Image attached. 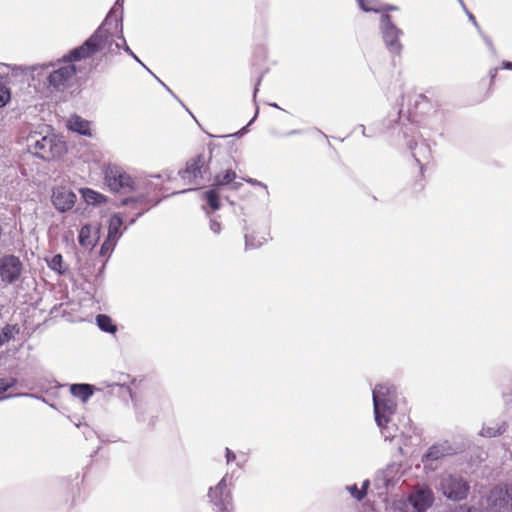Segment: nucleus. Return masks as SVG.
<instances>
[{"instance_id":"nucleus-25","label":"nucleus","mask_w":512,"mask_h":512,"mask_svg":"<svg viewBox=\"0 0 512 512\" xmlns=\"http://www.w3.org/2000/svg\"><path fill=\"white\" fill-rule=\"evenodd\" d=\"M20 331L17 325H6L0 332V344H5L14 339L15 335Z\"/></svg>"},{"instance_id":"nucleus-12","label":"nucleus","mask_w":512,"mask_h":512,"mask_svg":"<svg viewBox=\"0 0 512 512\" xmlns=\"http://www.w3.org/2000/svg\"><path fill=\"white\" fill-rule=\"evenodd\" d=\"M22 271L20 259L14 255H7L0 259V277L5 283L11 284L19 279Z\"/></svg>"},{"instance_id":"nucleus-15","label":"nucleus","mask_w":512,"mask_h":512,"mask_svg":"<svg viewBox=\"0 0 512 512\" xmlns=\"http://www.w3.org/2000/svg\"><path fill=\"white\" fill-rule=\"evenodd\" d=\"M76 195L66 188H58L53 191L52 203L60 212H66L74 206Z\"/></svg>"},{"instance_id":"nucleus-16","label":"nucleus","mask_w":512,"mask_h":512,"mask_svg":"<svg viewBox=\"0 0 512 512\" xmlns=\"http://www.w3.org/2000/svg\"><path fill=\"white\" fill-rule=\"evenodd\" d=\"M451 453V448L446 444H436L431 446L422 457L424 467L427 469L435 470L436 466L433 465L435 461L443 458Z\"/></svg>"},{"instance_id":"nucleus-10","label":"nucleus","mask_w":512,"mask_h":512,"mask_svg":"<svg viewBox=\"0 0 512 512\" xmlns=\"http://www.w3.org/2000/svg\"><path fill=\"white\" fill-rule=\"evenodd\" d=\"M488 506L496 512L512 511V485H498L490 490Z\"/></svg>"},{"instance_id":"nucleus-31","label":"nucleus","mask_w":512,"mask_h":512,"mask_svg":"<svg viewBox=\"0 0 512 512\" xmlns=\"http://www.w3.org/2000/svg\"><path fill=\"white\" fill-rule=\"evenodd\" d=\"M389 422H384L382 426H378L381 430V433L384 437V439L387 441H392L396 435L393 433V428L388 426Z\"/></svg>"},{"instance_id":"nucleus-13","label":"nucleus","mask_w":512,"mask_h":512,"mask_svg":"<svg viewBox=\"0 0 512 512\" xmlns=\"http://www.w3.org/2000/svg\"><path fill=\"white\" fill-rule=\"evenodd\" d=\"M409 503L415 511L425 512L434 502V493L428 487L420 488L409 495Z\"/></svg>"},{"instance_id":"nucleus-27","label":"nucleus","mask_w":512,"mask_h":512,"mask_svg":"<svg viewBox=\"0 0 512 512\" xmlns=\"http://www.w3.org/2000/svg\"><path fill=\"white\" fill-rule=\"evenodd\" d=\"M204 199L210 206L212 211H216L220 208L219 194L215 189H210L204 193Z\"/></svg>"},{"instance_id":"nucleus-24","label":"nucleus","mask_w":512,"mask_h":512,"mask_svg":"<svg viewBox=\"0 0 512 512\" xmlns=\"http://www.w3.org/2000/svg\"><path fill=\"white\" fill-rule=\"evenodd\" d=\"M361 10L365 12H382V4L379 0H357Z\"/></svg>"},{"instance_id":"nucleus-43","label":"nucleus","mask_w":512,"mask_h":512,"mask_svg":"<svg viewBox=\"0 0 512 512\" xmlns=\"http://www.w3.org/2000/svg\"><path fill=\"white\" fill-rule=\"evenodd\" d=\"M397 9H398L397 6H394V5H389V4L382 5V12L383 11H396Z\"/></svg>"},{"instance_id":"nucleus-7","label":"nucleus","mask_w":512,"mask_h":512,"mask_svg":"<svg viewBox=\"0 0 512 512\" xmlns=\"http://www.w3.org/2000/svg\"><path fill=\"white\" fill-rule=\"evenodd\" d=\"M212 159L211 152L198 154L186 163V167L179 171L180 178L186 185L195 186L199 180L204 179L209 172V163Z\"/></svg>"},{"instance_id":"nucleus-49","label":"nucleus","mask_w":512,"mask_h":512,"mask_svg":"<svg viewBox=\"0 0 512 512\" xmlns=\"http://www.w3.org/2000/svg\"><path fill=\"white\" fill-rule=\"evenodd\" d=\"M415 115L413 114V112L411 110H409V114L407 116V120L408 121H414L415 119Z\"/></svg>"},{"instance_id":"nucleus-11","label":"nucleus","mask_w":512,"mask_h":512,"mask_svg":"<svg viewBox=\"0 0 512 512\" xmlns=\"http://www.w3.org/2000/svg\"><path fill=\"white\" fill-rule=\"evenodd\" d=\"M123 225V218L120 214H114L109 220L108 235L106 240L101 246L100 254L102 256L109 255L115 248L117 241L122 236L124 228L121 230Z\"/></svg>"},{"instance_id":"nucleus-47","label":"nucleus","mask_w":512,"mask_h":512,"mask_svg":"<svg viewBox=\"0 0 512 512\" xmlns=\"http://www.w3.org/2000/svg\"><path fill=\"white\" fill-rule=\"evenodd\" d=\"M497 72H498V68H493L490 70V77H491V81H493L497 75Z\"/></svg>"},{"instance_id":"nucleus-37","label":"nucleus","mask_w":512,"mask_h":512,"mask_svg":"<svg viewBox=\"0 0 512 512\" xmlns=\"http://www.w3.org/2000/svg\"><path fill=\"white\" fill-rule=\"evenodd\" d=\"M427 104H428L427 97H425L424 95H421V94L415 96V108L416 109L419 105H427Z\"/></svg>"},{"instance_id":"nucleus-8","label":"nucleus","mask_w":512,"mask_h":512,"mask_svg":"<svg viewBox=\"0 0 512 512\" xmlns=\"http://www.w3.org/2000/svg\"><path fill=\"white\" fill-rule=\"evenodd\" d=\"M104 180L109 189L116 193H129L138 189L133 178L122 167L115 164H109L105 168Z\"/></svg>"},{"instance_id":"nucleus-54","label":"nucleus","mask_w":512,"mask_h":512,"mask_svg":"<svg viewBox=\"0 0 512 512\" xmlns=\"http://www.w3.org/2000/svg\"><path fill=\"white\" fill-rule=\"evenodd\" d=\"M257 115H258V107L256 108L255 115H254L253 119L249 122V125L254 121V119L257 117Z\"/></svg>"},{"instance_id":"nucleus-23","label":"nucleus","mask_w":512,"mask_h":512,"mask_svg":"<svg viewBox=\"0 0 512 512\" xmlns=\"http://www.w3.org/2000/svg\"><path fill=\"white\" fill-rule=\"evenodd\" d=\"M96 322H97V325L98 327L104 331V332H108V333H115L117 328L116 326L113 324L111 318L105 314H99L97 317H96Z\"/></svg>"},{"instance_id":"nucleus-51","label":"nucleus","mask_w":512,"mask_h":512,"mask_svg":"<svg viewBox=\"0 0 512 512\" xmlns=\"http://www.w3.org/2000/svg\"><path fill=\"white\" fill-rule=\"evenodd\" d=\"M131 57L148 70V68L141 62V60L135 54H134V56H131Z\"/></svg>"},{"instance_id":"nucleus-35","label":"nucleus","mask_w":512,"mask_h":512,"mask_svg":"<svg viewBox=\"0 0 512 512\" xmlns=\"http://www.w3.org/2000/svg\"><path fill=\"white\" fill-rule=\"evenodd\" d=\"M243 180H244L245 182H247V183L251 184V185H255V186H260V187H262V188L265 190L266 194H267V195L269 194V193H268V188H267V186H266L264 183H262L261 181H259V180H257V179H254V178H250V177H248V178H243Z\"/></svg>"},{"instance_id":"nucleus-41","label":"nucleus","mask_w":512,"mask_h":512,"mask_svg":"<svg viewBox=\"0 0 512 512\" xmlns=\"http://www.w3.org/2000/svg\"><path fill=\"white\" fill-rule=\"evenodd\" d=\"M369 486H370V481L368 479L363 481L362 486L360 488L361 493H363V499L367 495V491L369 489Z\"/></svg>"},{"instance_id":"nucleus-5","label":"nucleus","mask_w":512,"mask_h":512,"mask_svg":"<svg viewBox=\"0 0 512 512\" xmlns=\"http://www.w3.org/2000/svg\"><path fill=\"white\" fill-rule=\"evenodd\" d=\"M74 59L69 58V54L63 56L56 63H49L46 67H51L52 70L48 72L47 82L49 87L56 90H62L69 86L77 72L76 66L72 63Z\"/></svg>"},{"instance_id":"nucleus-34","label":"nucleus","mask_w":512,"mask_h":512,"mask_svg":"<svg viewBox=\"0 0 512 512\" xmlns=\"http://www.w3.org/2000/svg\"><path fill=\"white\" fill-rule=\"evenodd\" d=\"M403 117H402V110H397L393 113H390L389 115V122H399L401 124V126L403 127L404 126V123H403Z\"/></svg>"},{"instance_id":"nucleus-2","label":"nucleus","mask_w":512,"mask_h":512,"mask_svg":"<svg viewBox=\"0 0 512 512\" xmlns=\"http://www.w3.org/2000/svg\"><path fill=\"white\" fill-rule=\"evenodd\" d=\"M27 148L31 154L45 161L60 158L66 152L65 143L56 136L42 135L39 132L29 134Z\"/></svg>"},{"instance_id":"nucleus-21","label":"nucleus","mask_w":512,"mask_h":512,"mask_svg":"<svg viewBox=\"0 0 512 512\" xmlns=\"http://www.w3.org/2000/svg\"><path fill=\"white\" fill-rule=\"evenodd\" d=\"M84 201L89 205H99L106 202V197L90 188L80 189Z\"/></svg>"},{"instance_id":"nucleus-60","label":"nucleus","mask_w":512,"mask_h":512,"mask_svg":"<svg viewBox=\"0 0 512 512\" xmlns=\"http://www.w3.org/2000/svg\"><path fill=\"white\" fill-rule=\"evenodd\" d=\"M272 107L279 108V106L276 103L270 104Z\"/></svg>"},{"instance_id":"nucleus-55","label":"nucleus","mask_w":512,"mask_h":512,"mask_svg":"<svg viewBox=\"0 0 512 512\" xmlns=\"http://www.w3.org/2000/svg\"><path fill=\"white\" fill-rule=\"evenodd\" d=\"M158 81L162 84V86H164L170 93H172V91L165 85V83H163L160 79H158Z\"/></svg>"},{"instance_id":"nucleus-44","label":"nucleus","mask_w":512,"mask_h":512,"mask_svg":"<svg viewBox=\"0 0 512 512\" xmlns=\"http://www.w3.org/2000/svg\"><path fill=\"white\" fill-rule=\"evenodd\" d=\"M502 68L507 70H512V62L510 61H503L502 62Z\"/></svg>"},{"instance_id":"nucleus-3","label":"nucleus","mask_w":512,"mask_h":512,"mask_svg":"<svg viewBox=\"0 0 512 512\" xmlns=\"http://www.w3.org/2000/svg\"><path fill=\"white\" fill-rule=\"evenodd\" d=\"M375 421L378 426L389 422L397 406L396 388L390 384H379L372 390Z\"/></svg>"},{"instance_id":"nucleus-57","label":"nucleus","mask_w":512,"mask_h":512,"mask_svg":"<svg viewBox=\"0 0 512 512\" xmlns=\"http://www.w3.org/2000/svg\"><path fill=\"white\" fill-rule=\"evenodd\" d=\"M458 2L460 3V5L462 6V8H465V4L462 0H458Z\"/></svg>"},{"instance_id":"nucleus-36","label":"nucleus","mask_w":512,"mask_h":512,"mask_svg":"<svg viewBox=\"0 0 512 512\" xmlns=\"http://www.w3.org/2000/svg\"><path fill=\"white\" fill-rule=\"evenodd\" d=\"M210 230L214 234H219L221 232V224L216 219H210Z\"/></svg>"},{"instance_id":"nucleus-9","label":"nucleus","mask_w":512,"mask_h":512,"mask_svg":"<svg viewBox=\"0 0 512 512\" xmlns=\"http://www.w3.org/2000/svg\"><path fill=\"white\" fill-rule=\"evenodd\" d=\"M380 31L388 51L391 54L400 55L403 48L400 37L403 31L392 22L391 16L387 13L380 17Z\"/></svg>"},{"instance_id":"nucleus-14","label":"nucleus","mask_w":512,"mask_h":512,"mask_svg":"<svg viewBox=\"0 0 512 512\" xmlns=\"http://www.w3.org/2000/svg\"><path fill=\"white\" fill-rule=\"evenodd\" d=\"M407 146L411 150L412 156L415 161L423 170L424 166L429 164L432 158L430 146L425 141L417 142L413 139L407 140Z\"/></svg>"},{"instance_id":"nucleus-19","label":"nucleus","mask_w":512,"mask_h":512,"mask_svg":"<svg viewBox=\"0 0 512 512\" xmlns=\"http://www.w3.org/2000/svg\"><path fill=\"white\" fill-rule=\"evenodd\" d=\"M67 126L73 132L91 136L90 122L78 115H72L68 120Z\"/></svg>"},{"instance_id":"nucleus-53","label":"nucleus","mask_w":512,"mask_h":512,"mask_svg":"<svg viewBox=\"0 0 512 512\" xmlns=\"http://www.w3.org/2000/svg\"><path fill=\"white\" fill-rule=\"evenodd\" d=\"M358 128L361 130V132H362V134H363L364 136H367V135H366V128H365V126H364V125H359V126H358Z\"/></svg>"},{"instance_id":"nucleus-28","label":"nucleus","mask_w":512,"mask_h":512,"mask_svg":"<svg viewBox=\"0 0 512 512\" xmlns=\"http://www.w3.org/2000/svg\"><path fill=\"white\" fill-rule=\"evenodd\" d=\"M48 267L59 274L64 273L63 269V257L60 254L54 255L51 260L48 262Z\"/></svg>"},{"instance_id":"nucleus-30","label":"nucleus","mask_w":512,"mask_h":512,"mask_svg":"<svg viewBox=\"0 0 512 512\" xmlns=\"http://www.w3.org/2000/svg\"><path fill=\"white\" fill-rule=\"evenodd\" d=\"M11 98L8 87L0 80V108L4 107Z\"/></svg>"},{"instance_id":"nucleus-17","label":"nucleus","mask_w":512,"mask_h":512,"mask_svg":"<svg viewBox=\"0 0 512 512\" xmlns=\"http://www.w3.org/2000/svg\"><path fill=\"white\" fill-rule=\"evenodd\" d=\"M99 228L86 224L79 231L78 241L83 247H93L98 240Z\"/></svg>"},{"instance_id":"nucleus-39","label":"nucleus","mask_w":512,"mask_h":512,"mask_svg":"<svg viewBox=\"0 0 512 512\" xmlns=\"http://www.w3.org/2000/svg\"><path fill=\"white\" fill-rule=\"evenodd\" d=\"M225 458H226L227 464H229L236 459V455L232 450H230L229 448H226L225 449Z\"/></svg>"},{"instance_id":"nucleus-6","label":"nucleus","mask_w":512,"mask_h":512,"mask_svg":"<svg viewBox=\"0 0 512 512\" xmlns=\"http://www.w3.org/2000/svg\"><path fill=\"white\" fill-rule=\"evenodd\" d=\"M232 486V476L226 473L215 486L209 488L207 496L216 512H234Z\"/></svg>"},{"instance_id":"nucleus-22","label":"nucleus","mask_w":512,"mask_h":512,"mask_svg":"<svg viewBox=\"0 0 512 512\" xmlns=\"http://www.w3.org/2000/svg\"><path fill=\"white\" fill-rule=\"evenodd\" d=\"M236 178V173L229 169L223 173H218L214 178V186L222 187L226 185H230L234 179Z\"/></svg>"},{"instance_id":"nucleus-45","label":"nucleus","mask_w":512,"mask_h":512,"mask_svg":"<svg viewBox=\"0 0 512 512\" xmlns=\"http://www.w3.org/2000/svg\"><path fill=\"white\" fill-rule=\"evenodd\" d=\"M260 82H261V78L258 79V81H257V83L255 85V88H254V92H253V99L254 100L256 99V95H257V92L259 90Z\"/></svg>"},{"instance_id":"nucleus-38","label":"nucleus","mask_w":512,"mask_h":512,"mask_svg":"<svg viewBox=\"0 0 512 512\" xmlns=\"http://www.w3.org/2000/svg\"><path fill=\"white\" fill-rule=\"evenodd\" d=\"M463 10L465 11V13L467 14L468 16V19L472 22V24L478 29L479 32H481V29L476 21V18L475 16L467 9V7L465 6V8H463Z\"/></svg>"},{"instance_id":"nucleus-56","label":"nucleus","mask_w":512,"mask_h":512,"mask_svg":"<svg viewBox=\"0 0 512 512\" xmlns=\"http://www.w3.org/2000/svg\"><path fill=\"white\" fill-rule=\"evenodd\" d=\"M403 135H404V137H405V138H407V137H408V131H407V129H406V130H403Z\"/></svg>"},{"instance_id":"nucleus-58","label":"nucleus","mask_w":512,"mask_h":512,"mask_svg":"<svg viewBox=\"0 0 512 512\" xmlns=\"http://www.w3.org/2000/svg\"><path fill=\"white\" fill-rule=\"evenodd\" d=\"M123 0H117L116 5H122Z\"/></svg>"},{"instance_id":"nucleus-29","label":"nucleus","mask_w":512,"mask_h":512,"mask_svg":"<svg viewBox=\"0 0 512 512\" xmlns=\"http://www.w3.org/2000/svg\"><path fill=\"white\" fill-rule=\"evenodd\" d=\"M16 384V379L14 378H0V400L7 398L3 394L11 387Z\"/></svg>"},{"instance_id":"nucleus-52","label":"nucleus","mask_w":512,"mask_h":512,"mask_svg":"<svg viewBox=\"0 0 512 512\" xmlns=\"http://www.w3.org/2000/svg\"><path fill=\"white\" fill-rule=\"evenodd\" d=\"M131 57L148 70V68L141 62V60L135 54H134V56H131Z\"/></svg>"},{"instance_id":"nucleus-59","label":"nucleus","mask_w":512,"mask_h":512,"mask_svg":"<svg viewBox=\"0 0 512 512\" xmlns=\"http://www.w3.org/2000/svg\"><path fill=\"white\" fill-rule=\"evenodd\" d=\"M190 190H192V188L183 189V190L181 191V193H184V192H187V191H190Z\"/></svg>"},{"instance_id":"nucleus-46","label":"nucleus","mask_w":512,"mask_h":512,"mask_svg":"<svg viewBox=\"0 0 512 512\" xmlns=\"http://www.w3.org/2000/svg\"><path fill=\"white\" fill-rule=\"evenodd\" d=\"M122 47L124 48L126 53H128L130 56H134V52L129 48V46L126 43L122 44Z\"/></svg>"},{"instance_id":"nucleus-32","label":"nucleus","mask_w":512,"mask_h":512,"mask_svg":"<svg viewBox=\"0 0 512 512\" xmlns=\"http://www.w3.org/2000/svg\"><path fill=\"white\" fill-rule=\"evenodd\" d=\"M346 490L357 501L363 500V493H361L360 489L357 487L356 484L346 486Z\"/></svg>"},{"instance_id":"nucleus-4","label":"nucleus","mask_w":512,"mask_h":512,"mask_svg":"<svg viewBox=\"0 0 512 512\" xmlns=\"http://www.w3.org/2000/svg\"><path fill=\"white\" fill-rule=\"evenodd\" d=\"M436 489L446 499L461 502L467 499L470 493V483L459 473L444 472L439 475Z\"/></svg>"},{"instance_id":"nucleus-1","label":"nucleus","mask_w":512,"mask_h":512,"mask_svg":"<svg viewBox=\"0 0 512 512\" xmlns=\"http://www.w3.org/2000/svg\"><path fill=\"white\" fill-rule=\"evenodd\" d=\"M125 44L122 26V10H111L99 28L79 47L69 53V58L83 60L96 53L114 55Z\"/></svg>"},{"instance_id":"nucleus-48","label":"nucleus","mask_w":512,"mask_h":512,"mask_svg":"<svg viewBox=\"0 0 512 512\" xmlns=\"http://www.w3.org/2000/svg\"><path fill=\"white\" fill-rule=\"evenodd\" d=\"M230 185H231V189L238 190L241 187L242 184L240 182H234L233 181Z\"/></svg>"},{"instance_id":"nucleus-18","label":"nucleus","mask_w":512,"mask_h":512,"mask_svg":"<svg viewBox=\"0 0 512 512\" xmlns=\"http://www.w3.org/2000/svg\"><path fill=\"white\" fill-rule=\"evenodd\" d=\"M508 423L505 420L494 421L484 424L479 431V435L485 438H494L504 434L507 431Z\"/></svg>"},{"instance_id":"nucleus-42","label":"nucleus","mask_w":512,"mask_h":512,"mask_svg":"<svg viewBox=\"0 0 512 512\" xmlns=\"http://www.w3.org/2000/svg\"><path fill=\"white\" fill-rule=\"evenodd\" d=\"M145 212V209H141V210H138L136 213H135V217H133L130 221H129V225H133L137 218L140 217L143 213Z\"/></svg>"},{"instance_id":"nucleus-33","label":"nucleus","mask_w":512,"mask_h":512,"mask_svg":"<svg viewBox=\"0 0 512 512\" xmlns=\"http://www.w3.org/2000/svg\"><path fill=\"white\" fill-rule=\"evenodd\" d=\"M145 200L144 196L136 197V198H125L122 200L121 204L123 206H132L133 209H136V205Z\"/></svg>"},{"instance_id":"nucleus-20","label":"nucleus","mask_w":512,"mask_h":512,"mask_svg":"<svg viewBox=\"0 0 512 512\" xmlns=\"http://www.w3.org/2000/svg\"><path fill=\"white\" fill-rule=\"evenodd\" d=\"M71 394L80 399L82 402H87L94 393V387L90 384H72L70 386Z\"/></svg>"},{"instance_id":"nucleus-26","label":"nucleus","mask_w":512,"mask_h":512,"mask_svg":"<svg viewBox=\"0 0 512 512\" xmlns=\"http://www.w3.org/2000/svg\"><path fill=\"white\" fill-rule=\"evenodd\" d=\"M245 247L246 249H255L261 247L267 239L264 236L255 237L253 234L245 232Z\"/></svg>"},{"instance_id":"nucleus-50","label":"nucleus","mask_w":512,"mask_h":512,"mask_svg":"<svg viewBox=\"0 0 512 512\" xmlns=\"http://www.w3.org/2000/svg\"><path fill=\"white\" fill-rule=\"evenodd\" d=\"M300 132H301L300 130H296V129H295V130H291V131H289V132L287 133V135H288V136H289V135H296V134H300Z\"/></svg>"},{"instance_id":"nucleus-40","label":"nucleus","mask_w":512,"mask_h":512,"mask_svg":"<svg viewBox=\"0 0 512 512\" xmlns=\"http://www.w3.org/2000/svg\"><path fill=\"white\" fill-rule=\"evenodd\" d=\"M480 33H481V35H482V37L484 39V42L486 43V45L490 49V51L492 53H495V47H494V45L492 43V40L488 36L484 35L482 32H480Z\"/></svg>"}]
</instances>
